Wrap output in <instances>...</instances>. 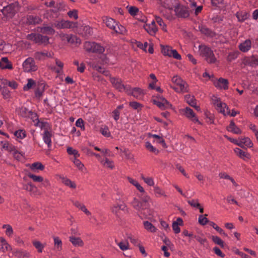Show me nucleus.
I'll return each mask as SVG.
<instances>
[{"instance_id":"nucleus-1","label":"nucleus","mask_w":258,"mask_h":258,"mask_svg":"<svg viewBox=\"0 0 258 258\" xmlns=\"http://www.w3.org/2000/svg\"><path fill=\"white\" fill-rule=\"evenodd\" d=\"M150 198L148 196L142 198L141 201L134 198L131 204L137 210L141 212L145 216H151L153 214V210L149 209V201Z\"/></svg>"},{"instance_id":"nucleus-2","label":"nucleus","mask_w":258,"mask_h":258,"mask_svg":"<svg viewBox=\"0 0 258 258\" xmlns=\"http://www.w3.org/2000/svg\"><path fill=\"white\" fill-rule=\"evenodd\" d=\"M20 5L18 2H15L6 7L1 10L6 20L12 18L19 10Z\"/></svg>"},{"instance_id":"nucleus-3","label":"nucleus","mask_w":258,"mask_h":258,"mask_svg":"<svg viewBox=\"0 0 258 258\" xmlns=\"http://www.w3.org/2000/svg\"><path fill=\"white\" fill-rule=\"evenodd\" d=\"M199 49L200 55L205 57V59L209 63H214L216 62L217 59L213 51L210 48L206 45H200Z\"/></svg>"},{"instance_id":"nucleus-4","label":"nucleus","mask_w":258,"mask_h":258,"mask_svg":"<svg viewBox=\"0 0 258 258\" xmlns=\"http://www.w3.org/2000/svg\"><path fill=\"white\" fill-rule=\"evenodd\" d=\"M84 47L88 52L102 53L105 50L103 46L94 42L86 41L84 44Z\"/></svg>"},{"instance_id":"nucleus-5","label":"nucleus","mask_w":258,"mask_h":258,"mask_svg":"<svg viewBox=\"0 0 258 258\" xmlns=\"http://www.w3.org/2000/svg\"><path fill=\"white\" fill-rule=\"evenodd\" d=\"M172 81L176 84L177 87H173V89L177 92H186L187 91V84L180 77L176 76L172 78Z\"/></svg>"},{"instance_id":"nucleus-6","label":"nucleus","mask_w":258,"mask_h":258,"mask_svg":"<svg viewBox=\"0 0 258 258\" xmlns=\"http://www.w3.org/2000/svg\"><path fill=\"white\" fill-rule=\"evenodd\" d=\"M27 37L28 39L33 41L38 44H44L46 45L49 43V38L40 34L31 33L28 34Z\"/></svg>"},{"instance_id":"nucleus-7","label":"nucleus","mask_w":258,"mask_h":258,"mask_svg":"<svg viewBox=\"0 0 258 258\" xmlns=\"http://www.w3.org/2000/svg\"><path fill=\"white\" fill-rule=\"evenodd\" d=\"M18 114L23 117L30 118L34 122L35 120H38V118L36 113L29 110L28 108L25 107H21L17 109Z\"/></svg>"},{"instance_id":"nucleus-8","label":"nucleus","mask_w":258,"mask_h":258,"mask_svg":"<svg viewBox=\"0 0 258 258\" xmlns=\"http://www.w3.org/2000/svg\"><path fill=\"white\" fill-rule=\"evenodd\" d=\"M77 23H74L69 21H64L63 20L61 21H55L52 24L53 27H55L58 29L77 27Z\"/></svg>"},{"instance_id":"nucleus-9","label":"nucleus","mask_w":258,"mask_h":258,"mask_svg":"<svg viewBox=\"0 0 258 258\" xmlns=\"http://www.w3.org/2000/svg\"><path fill=\"white\" fill-rule=\"evenodd\" d=\"M174 12L176 16L178 18H186L189 16L188 8L183 5L178 4L174 7Z\"/></svg>"},{"instance_id":"nucleus-10","label":"nucleus","mask_w":258,"mask_h":258,"mask_svg":"<svg viewBox=\"0 0 258 258\" xmlns=\"http://www.w3.org/2000/svg\"><path fill=\"white\" fill-rule=\"evenodd\" d=\"M153 102L162 110H165L172 107V105L162 96L157 97L156 99L153 100Z\"/></svg>"},{"instance_id":"nucleus-11","label":"nucleus","mask_w":258,"mask_h":258,"mask_svg":"<svg viewBox=\"0 0 258 258\" xmlns=\"http://www.w3.org/2000/svg\"><path fill=\"white\" fill-rule=\"evenodd\" d=\"M23 67L24 71L27 72L35 71L37 69L35 61L32 57H29L26 59L23 63Z\"/></svg>"},{"instance_id":"nucleus-12","label":"nucleus","mask_w":258,"mask_h":258,"mask_svg":"<svg viewBox=\"0 0 258 258\" xmlns=\"http://www.w3.org/2000/svg\"><path fill=\"white\" fill-rule=\"evenodd\" d=\"M242 63L244 66L255 67L258 66V55H252L243 58Z\"/></svg>"},{"instance_id":"nucleus-13","label":"nucleus","mask_w":258,"mask_h":258,"mask_svg":"<svg viewBox=\"0 0 258 258\" xmlns=\"http://www.w3.org/2000/svg\"><path fill=\"white\" fill-rule=\"evenodd\" d=\"M111 212L114 214L116 217H118V213L119 210L124 211L126 213H128V209L126 205L122 202L120 204L116 203L113 205L111 208Z\"/></svg>"},{"instance_id":"nucleus-14","label":"nucleus","mask_w":258,"mask_h":258,"mask_svg":"<svg viewBox=\"0 0 258 258\" xmlns=\"http://www.w3.org/2000/svg\"><path fill=\"white\" fill-rule=\"evenodd\" d=\"M181 111L186 117L191 119L192 121L198 122L199 124L201 123L198 118L196 117L195 113L194 112L192 109L189 107H186L185 108L182 109Z\"/></svg>"},{"instance_id":"nucleus-15","label":"nucleus","mask_w":258,"mask_h":258,"mask_svg":"<svg viewBox=\"0 0 258 258\" xmlns=\"http://www.w3.org/2000/svg\"><path fill=\"white\" fill-rule=\"evenodd\" d=\"M159 5L164 8L172 10L173 6L177 4V0H157Z\"/></svg>"},{"instance_id":"nucleus-16","label":"nucleus","mask_w":258,"mask_h":258,"mask_svg":"<svg viewBox=\"0 0 258 258\" xmlns=\"http://www.w3.org/2000/svg\"><path fill=\"white\" fill-rule=\"evenodd\" d=\"M62 8V4L60 3H57L55 5V6L53 7V9L47 11V14L49 15L50 17L52 18H57L59 17V11Z\"/></svg>"},{"instance_id":"nucleus-17","label":"nucleus","mask_w":258,"mask_h":258,"mask_svg":"<svg viewBox=\"0 0 258 258\" xmlns=\"http://www.w3.org/2000/svg\"><path fill=\"white\" fill-rule=\"evenodd\" d=\"M217 109L220 112L222 113L224 115L230 114V110L224 103H222L220 100H217V103L216 105Z\"/></svg>"},{"instance_id":"nucleus-18","label":"nucleus","mask_w":258,"mask_h":258,"mask_svg":"<svg viewBox=\"0 0 258 258\" xmlns=\"http://www.w3.org/2000/svg\"><path fill=\"white\" fill-rule=\"evenodd\" d=\"M228 83L227 79L220 78L218 80L214 82V85L218 88L227 90L228 88Z\"/></svg>"},{"instance_id":"nucleus-19","label":"nucleus","mask_w":258,"mask_h":258,"mask_svg":"<svg viewBox=\"0 0 258 258\" xmlns=\"http://www.w3.org/2000/svg\"><path fill=\"white\" fill-rule=\"evenodd\" d=\"M79 33L83 36L88 37L92 33V29L89 26H82L78 29Z\"/></svg>"},{"instance_id":"nucleus-20","label":"nucleus","mask_w":258,"mask_h":258,"mask_svg":"<svg viewBox=\"0 0 258 258\" xmlns=\"http://www.w3.org/2000/svg\"><path fill=\"white\" fill-rule=\"evenodd\" d=\"M110 81L112 85L119 91H121L122 89H125L124 85L121 84V81L119 78L110 77Z\"/></svg>"},{"instance_id":"nucleus-21","label":"nucleus","mask_w":258,"mask_h":258,"mask_svg":"<svg viewBox=\"0 0 258 258\" xmlns=\"http://www.w3.org/2000/svg\"><path fill=\"white\" fill-rule=\"evenodd\" d=\"M42 21L38 16L35 15H29L27 17V22L30 25H36L40 24Z\"/></svg>"},{"instance_id":"nucleus-22","label":"nucleus","mask_w":258,"mask_h":258,"mask_svg":"<svg viewBox=\"0 0 258 258\" xmlns=\"http://www.w3.org/2000/svg\"><path fill=\"white\" fill-rule=\"evenodd\" d=\"M38 29L40 32L45 34L53 35L55 32L52 25L51 26L44 25L42 27H39Z\"/></svg>"},{"instance_id":"nucleus-23","label":"nucleus","mask_w":258,"mask_h":258,"mask_svg":"<svg viewBox=\"0 0 258 258\" xmlns=\"http://www.w3.org/2000/svg\"><path fill=\"white\" fill-rule=\"evenodd\" d=\"M127 93L137 99H140L143 96V90L140 88H134L127 92Z\"/></svg>"},{"instance_id":"nucleus-24","label":"nucleus","mask_w":258,"mask_h":258,"mask_svg":"<svg viewBox=\"0 0 258 258\" xmlns=\"http://www.w3.org/2000/svg\"><path fill=\"white\" fill-rule=\"evenodd\" d=\"M51 133L46 129L45 130L44 134H43V139L44 142L47 145L48 148L49 149L51 147Z\"/></svg>"},{"instance_id":"nucleus-25","label":"nucleus","mask_w":258,"mask_h":258,"mask_svg":"<svg viewBox=\"0 0 258 258\" xmlns=\"http://www.w3.org/2000/svg\"><path fill=\"white\" fill-rule=\"evenodd\" d=\"M23 189L29 191L31 195H36L37 192V188L31 182L23 185Z\"/></svg>"},{"instance_id":"nucleus-26","label":"nucleus","mask_w":258,"mask_h":258,"mask_svg":"<svg viewBox=\"0 0 258 258\" xmlns=\"http://www.w3.org/2000/svg\"><path fill=\"white\" fill-rule=\"evenodd\" d=\"M69 240L75 246H83L84 245V242L79 237L71 236L69 237Z\"/></svg>"},{"instance_id":"nucleus-27","label":"nucleus","mask_w":258,"mask_h":258,"mask_svg":"<svg viewBox=\"0 0 258 258\" xmlns=\"http://www.w3.org/2000/svg\"><path fill=\"white\" fill-rule=\"evenodd\" d=\"M60 179H61L62 183H63L66 186H68L72 189L76 188L77 185L74 181H73L70 179L65 177L60 176Z\"/></svg>"},{"instance_id":"nucleus-28","label":"nucleus","mask_w":258,"mask_h":258,"mask_svg":"<svg viewBox=\"0 0 258 258\" xmlns=\"http://www.w3.org/2000/svg\"><path fill=\"white\" fill-rule=\"evenodd\" d=\"M103 21L105 23L106 26L111 29H114V26L117 25L116 22L114 19L109 17H103Z\"/></svg>"},{"instance_id":"nucleus-29","label":"nucleus","mask_w":258,"mask_h":258,"mask_svg":"<svg viewBox=\"0 0 258 258\" xmlns=\"http://www.w3.org/2000/svg\"><path fill=\"white\" fill-rule=\"evenodd\" d=\"M0 68L2 69H12V65L7 57L2 58L0 61Z\"/></svg>"},{"instance_id":"nucleus-30","label":"nucleus","mask_w":258,"mask_h":258,"mask_svg":"<svg viewBox=\"0 0 258 258\" xmlns=\"http://www.w3.org/2000/svg\"><path fill=\"white\" fill-rule=\"evenodd\" d=\"M34 57L35 59L41 60L44 59L46 57H51V54L50 52H36L35 53Z\"/></svg>"},{"instance_id":"nucleus-31","label":"nucleus","mask_w":258,"mask_h":258,"mask_svg":"<svg viewBox=\"0 0 258 258\" xmlns=\"http://www.w3.org/2000/svg\"><path fill=\"white\" fill-rule=\"evenodd\" d=\"M251 47V41L249 40H246L244 42L241 43L239 46V49L243 52L247 51Z\"/></svg>"},{"instance_id":"nucleus-32","label":"nucleus","mask_w":258,"mask_h":258,"mask_svg":"<svg viewBox=\"0 0 258 258\" xmlns=\"http://www.w3.org/2000/svg\"><path fill=\"white\" fill-rule=\"evenodd\" d=\"M144 28L151 35H154L157 32L158 29L156 26L153 25H144Z\"/></svg>"},{"instance_id":"nucleus-33","label":"nucleus","mask_w":258,"mask_h":258,"mask_svg":"<svg viewBox=\"0 0 258 258\" xmlns=\"http://www.w3.org/2000/svg\"><path fill=\"white\" fill-rule=\"evenodd\" d=\"M148 137L149 138L153 137V138H154L157 139L158 142L159 143L161 144L164 148H167V146L166 144L165 143V140L163 139V138L162 137H160L157 135L152 134L151 133H148Z\"/></svg>"},{"instance_id":"nucleus-34","label":"nucleus","mask_w":258,"mask_h":258,"mask_svg":"<svg viewBox=\"0 0 258 258\" xmlns=\"http://www.w3.org/2000/svg\"><path fill=\"white\" fill-rule=\"evenodd\" d=\"M219 176L221 179H225L229 180L233 183L234 186L237 187L238 186V184L236 183L234 179L232 177L230 176L226 172H220L219 174Z\"/></svg>"},{"instance_id":"nucleus-35","label":"nucleus","mask_w":258,"mask_h":258,"mask_svg":"<svg viewBox=\"0 0 258 258\" xmlns=\"http://www.w3.org/2000/svg\"><path fill=\"white\" fill-rule=\"evenodd\" d=\"M228 130L229 131L232 132L236 134H240L241 133L240 129L235 125V123L232 120L231 121Z\"/></svg>"},{"instance_id":"nucleus-36","label":"nucleus","mask_w":258,"mask_h":258,"mask_svg":"<svg viewBox=\"0 0 258 258\" xmlns=\"http://www.w3.org/2000/svg\"><path fill=\"white\" fill-rule=\"evenodd\" d=\"M45 89V85L44 83H40L38 85L37 88L35 91V96L38 98L42 96L43 92Z\"/></svg>"},{"instance_id":"nucleus-37","label":"nucleus","mask_w":258,"mask_h":258,"mask_svg":"<svg viewBox=\"0 0 258 258\" xmlns=\"http://www.w3.org/2000/svg\"><path fill=\"white\" fill-rule=\"evenodd\" d=\"M199 28L202 33H203L208 36H211V37L213 36L214 33L212 32V31L211 30L208 28L206 26H203V25L200 26L199 27Z\"/></svg>"},{"instance_id":"nucleus-38","label":"nucleus","mask_w":258,"mask_h":258,"mask_svg":"<svg viewBox=\"0 0 258 258\" xmlns=\"http://www.w3.org/2000/svg\"><path fill=\"white\" fill-rule=\"evenodd\" d=\"M66 38L68 42L79 44L81 43V39L75 35H67Z\"/></svg>"},{"instance_id":"nucleus-39","label":"nucleus","mask_w":258,"mask_h":258,"mask_svg":"<svg viewBox=\"0 0 258 258\" xmlns=\"http://www.w3.org/2000/svg\"><path fill=\"white\" fill-rule=\"evenodd\" d=\"M186 102L191 107L195 106L196 100L194 96L190 95H186L184 97Z\"/></svg>"},{"instance_id":"nucleus-40","label":"nucleus","mask_w":258,"mask_h":258,"mask_svg":"<svg viewBox=\"0 0 258 258\" xmlns=\"http://www.w3.org/2000/svg\"><path fill=\"white\" fill-rule=\"evenodd\" d=\"M128 179V181L131 183L133 185H134V186H135L136 187V188L141 192H145V190L144 189V188L139 184V183L132 179V178H130V177H128L127 178Z\"/></svg>"},{"instance_id":"nucleus-41","label":"nucleus","mask_w":258,"mask_h":258,"mask_svg":"<svg viewBox=\"0 0 258 258\" xmlns=\"http://www.w3.org/2000/svg\"><path fill=\"white\" fill-rule=\"evenodd\" d=\"M171 47L169 46H163L161 45V52L164 55L170 56L171 54V50H172Z\"/></svg>"},{"instance_id":"nucleus-42","label":"nucleus","mask_w":258,"mask_h":258,"mask_svg":"<svg viewBox=\"0 0 258 258\" xmlns=\"http://www.w3.org/2000/svg\"><path fill=\"white\" fill-rule=\"evenodd\" d=\"M144 225L145 228L151 232H155L156 230V228L153 226V225L151 222L149 221L144 222Z\"/></svg>"},{"instance_id":"nucleus-43","label":"nucleus","mask_w":258,"mask_h":258,"mask_svg":"<svg viewBox=\"0 0 258 258\" xmlns=\"http://www.w3.org/2000/svg\"><path fill=\"white\" fill-rule=\"evenodd\" d=\"M54 246L58 251L62 249V241L58 237H53Z\"/></svg>"},{"instance_id":"nucleus-44","label":"nucleus","mask_w":258,"mask_h":258,"mask_svg":"<svg viewBox=\"0 0 258 258\" xmlns=\"http://www.w3.org/2000/svg\"><path fill=\"white\" fill-rule=\"evenodd\" d=\"M207 214H205L204 216L203 215H200L199 217V222L202 225H205L206 224L209 223L210 221L206 218L207 216Z\"/></svg>"},{"instance_id":"nucleus-45","label":"nucleus","mask_w":258,"mask_h":258,"mask_svg":"<svg viewBox=\"0 0 258 258\" xmlns=\"http://www.w3.org/2000/svg\"><path fill=\"white\" fill-rule=\"evenodd\" d=\"M30 168L33 170L35 169L43 170L44 169V166L40 162H35L30 166Z\"/></svg>"},{"instance_id":"nucleus-46","label":"nucleus","mask_w":258,"mask_h":258,"mask_svg":"<svg viewBox=\"0 0 258 258\" xmlns=\"http://www.w3.org/2000/svg\"><path fill=\"white\" fill-rule=\"evenodd\" d=\"M3 229H6V234L9 236H11L13 234V230L12 227L9 224H5L3 226Z\"/></svg>"},{"instance_id":"nucleus-47","label":"nucleus","mask_w":258,"mask_h":258,"mask_svg":"<svg viewBox=\"0 0 258 258\" xmlns=\"http://www.w3.org/2000/svg\"><path fill=\"white\" fill-rule=\"evenodd\" d=\"M212 239L215 243L220 245L221 247L224 246V241L217 236H212Z\"/></svg>"},{"instance_id":"nucleus-48","label":"nucleus","mask_w":258,"mask_h":258,"mask_svg":"<svg viewBox=\"0 0 258 258\" xmlns=\"http://www.w3.org/2000/svg\"><path fill=\"white\" fill-rule=\"evenodd\" d=\"M2 147L9 152L14 151L16 150L15 146L8 142L4 143Z\"/></svg>"},{"instance_id":"nucleus-49","label":"nucleus","mask_w":258,"mask_h":258,"mask_svg":"<svg viewBox=\"0 0 258 258\" xmlns=\"http://www.w3.org/2000/svg\"><path fill=\"white\" fill-rule=\"evenodd\" d=\"M35 84V82L32 79H28V83L27 84L25 85L23 87V90L24 91H27L31 89L33 86H34Z\"/></svg>"},{"instance_id":"nucleus-50","label":"nucleus","mask_w":258,"mask_h":258,"mask_svg":"<svg viewBox=\"0 0 258 258\" xmlns=\"http://www.w3.org/2000/svg\"><path fill=\"white\" fill-rule=\"evenodd\" d=\"M146 148L150 152L155 153L156 154H158L159 151L154 147H153L151 144L147 142L145 145Z\"/></svg>"},{"instance_id":"nucleus-51","label":"nucleus","mask_w":258,"mask_h":258,"mask_svg":"<svg viewBox=\"0 0 258 258\" xmlns=\"http://www.w3.org/2000/svg\"><path fill=\"white\" fill-rule=\"evenodd\" d=\"M28 176L35 182H41L43 181V178L40 176H37L31 173H29Z\"/></svg>"},{"instance_id":"nucleus-52","label":"nucleus","mask_w":258,"mask_h":258,"mask_svg":"<svg viewBox=\"0 0 258 258\" xmlns=\"http://www.w3.org/2000/svg\"><path fill=\"white\" fill-rule=\"evenodd\" d=\"M15 255L19 258H29V253L28 252L22 251H16Z\"/></svg>"},{"instance_id":"nucleus-53","label":"nucleus","mask_w":258,"mask_h":258,"mask_svg":"<svg viewBox=\"0 0 258 258\" xmlns=\"http://www.w3.org/2000/svg\"><path fill=\"white\" fill-rule=\"evenodd\" d=\"M67 152L69 155H73L74 156V158H78L80 157V154L78 151L74 149L72 147H68L67 148Z\"/></svg>"},{"instance_id":"nucleus-54","label":"nucleus","mask_w":258,"mask_h":258,"mask_svg":"<svg viewBox=\"0 0 258 258\" xmlns=\"http://www.w3.org/2000/svg\"><path fill=\"white\" fill-rule=\"evenodd\" d=\"M142 179L144 181V182L147 183L149 186H153L154 184V181L152 177H145L142 174L141 175Z\"/></svg>"},{"instance_id":"nucleus-55","label":"nucleus","mask_w":258,"mask_h":258,"mask_svg":"<svg viewBox=\"0 0 258 258\" xmlns=\"http://www.w3.org/2000/svg\"><path fill=\"white\" fill-rule=\"evenodd\" d=\"M33 244L35 247L39 252H41L42 251V249L44 248V246L39 241H33Z\"/></svg>"},{"instance_id":"nucleus-56","label":"nucleus","mask_w":258,"mask_h":258,"mask_svg":"<svg viewBox=\"0 0 258 258\" xmlns=\"http://www.w3.org/2000/svg\"><path fill=\"white\" fill-rule=\"evenodd\" d=\"M235 153L238 155L240 158L246 157L247 153L242 151L239 148H236L234 149Z\"/></svg>"},{"instance_id":"nucleus-57","label":"nucleus","mask_w":258,"mask_h":258,"mask_svg":"<svg viewBox=\"0 0 258 258\" xmlns=\"http://www.w3.org/2000/svg\"><path fill=\"white\" fill-rule=\"evenodd\" d=\"M118 245L122 250H125L129 249V243L127 241H121L118 243Z\"/></svg>"},{"instance_id":"nucleus-58","label":"nucleus","mask_w":258,"mask_h":258,"mask_svg":"<svg viewBox=\"0 0 258 258\" xmlns=\"http://www.w3.org/2000/svg\"><path fill=\"white\" fill-rule=\"evenodd\" d=\"M73 161L79 170H83L84 164L77 158H74Z\"/></svg>"},{"instance_id":"nucleus-59","label":"nucleus","mask_w":258,"mask_h":258,"mask_svg":"<svg viewBox=\"0 0 258 258\" xmlns=\"http://www.w3.org/2000/svg\"><path fill=\"white\" fill-rule=\"evenodd\" d=\"M155 19H156V21L157 22V23L160 26L162 27V29L164 30V31H166V30L165 29V28L166 27V24L164 23L163 20L159 16H156L155 17Z\"/></svg>"},{"instance_id":"nucleus-60","label":"nucleus","mask_w":258,"mask_h":258,"mask_svg":"<svg viewBox=\"0 0 258 258\" xmlns=\"http://www.w3.org/2000/svg\"><path fill=\"white\" fill-rule=\"evenodd\" d=\"M101 163L104 166H106L110 169H112L114 167L113 162L112 161L109 160L107 158H105L104 162L102 161Z\"/></svg>"},{"instance_id":"nucleus-61","label":"nucleus","mask_w":258,"mask_h":258,"mask_svg":"<svg viewBox=\"0 0 258 258\" xmlns=\"http://www.w3.org/2000/svg\"><path fill=\"white\" fill-rule=\"evenodd\" d=\"M205 115L207 118L208 119L207 122L210 123H214V116L210 112L206 111L205 113Z\"/></svg>"},{"instance_id":"nucleus-62","label":"nucleus","mask_w":258,"mask_h":258,"mask_svg":"<svg viewBox=\"0 0 258 258\" xmlns=\"http://www.w3.org/2000/svg\"><path fill=\"white\" fill-rule=\"evenodd\" d=\"M101 133L104 136L108 137L110 136V133L109 131L108 127L104 126V127H101L100 130Z\"/></svg>"},{"instance_id":"nucleus-63","label":"nucleus","mask_w":258,"mask_h":258,"mask_svg":"<svg viewBox=\"0 0 258 258\" xmlns=\"http://www.w3.org/2000/svg\"><path fill=\"white\" fill-rule=\"evenodd\" d=\"M154 192L160 195V196H164V197H167V195H166L165 194V192L162 190V189H161L158 186H155L154 187Z\"/></svg>"},{"instance_id":"nucleus-64","label":"nucleus","mask_w":258,"mask_h":258,"mask_svg":"<svg viewBox=\"0 0 258 258\" xmlns=\"http://www.w3.org/2000/svg\"><path fill=\"white\" fill-rule=\"evenodd\" d=\"M68 15L70 18H74L75 20H77L78 18V11L76 10H73L72 11H70L68 13Z\"/></svg>"}]
</instances>
